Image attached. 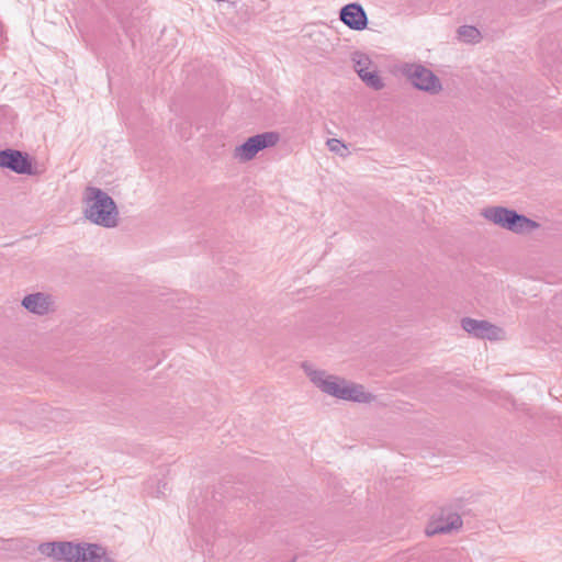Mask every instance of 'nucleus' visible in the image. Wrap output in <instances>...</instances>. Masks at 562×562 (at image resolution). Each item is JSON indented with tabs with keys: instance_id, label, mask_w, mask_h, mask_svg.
I'll return each instance as SVG.
<instances>
[{
	"instance_id": "2",
	"label": "nucleus",
	"mask_w": 562,
	"mask_h": 562,
	"mask_svg": "<svg viewBox=\"0 0 562 562\" xmlns=\"http://www.w3.org/2000/svg\"><path fill=\"white\" fill-rule=\"evenodd\" d=\"M83 215L91 223L113 228L119 224V210L114 200L97 187H87L83 193Z\"/></svg>"
},
{
	"instance_id": "13",
	"label": "nucleus",
	"mask_w": 562,
	"mask_h": 562,
	"mask_svg": "<svg viewBox=\"0 0 562 562\" xmlns=\"http://www.w3.org/2000/svg\"><path fill=\"white\" fill-rule=\"evenodd\" d=\"M78 562H113V560L101 546L81 544Z\"/></svg>"
},
{
	"instance_id": "4",
	"label": "nucleus",
	"mask_w": 562,
	"mask_h": 562,
	"mask_svg": "<svg viewBox=\"0 0 562 562\" xmlns=\"http://www.w3.org/2000/svg\"><path fill=\"white\" fill-rule=\"evenodd\" d=\"M398 71L404 76L414 88L427 92L431 95L438 94L442 90L440 79L422 64L403 63L398 66Z\"/></svg>"
},
{
	"instance_id": "5",
	"label": "nucleus",
	"mask_w": 562,
	"mask_h": 562,
	"mask_svg": "<svg viewBox=\"0 0 562 562\" xmlns=\"http://www.w3.org/2000/svg\"><path fill=\"white\" fill-rule=\"evenodd\" d=\"M280 140L277 132H265L249 137L245 143L234 149V158L240 162H246L256 157V155L268 147H272Z\"/></svg>"
},
{
	"instance_id": "8",
	"label": "nucleus",
	"mask_w": 562,
	"mask_h": 562,
	"mask_svg": "<svg viewBox=\"0 0 562 562\" xmlns=\"http://www.w3.org/2000/svg\"><path fill=\"white\" fill-rule=\"evenodd\" d=\"M352 61L356 72L368 87L374 90H381L384 88V82L379 76L376 67L367 55L362 53H355Z\"/></svg>"
},
{
	"instance_id": "12",
	"label": "nucleus",
	"mask_w": 562,
	"mask_h": 562,
	"mask_svg": "<svg viewBox=\"0 0 562 562\" xmlns=\"http://www.w3.org/2000/svg\"><path fill=\"white\" fill-rule=\"evenodd\" d=\"M340 20L351 30L361 31L367 27L368 18L358 3H349L340 10Z\"/></svg>"
},
{
	"instance_id": "9",
	"label": "nucleus",
	"mask_w": 562,
	"mask_h": 562,
	"mask_svg": "<svg viewBox=\"0 0 562 562\" xmlns=\"http://www.w3.org/2000/svg\"><path fill=\"white\" fill-rule=\"evenodd\" d=\"M0 167L19 175L35 173L29 155L11 148L0 150Z\"/></svg>"
},
{
	"instance_id": "14",
	"label": "nucleus",
	"mask_w": 562,
	"mask_h": 562,
	"mask_svg": "<svg viewBox=\"0 0 562 562\" xmlns=\"http://www.w3.org/2000/svg\"><path fill=\"white\" fill-rule=\"evenodd\" d=\"M459 37L467 43L477 42L480 38V32L476 27L470 25H463L458 30Z\"/></svg>"
},
{
	"instance_id": "1",
	"label": "nucleus",
	"mask_w": 562,
	"mask_h": 562,
	"mask_svg": "<svg viewBox=\"0 0 562 562\" xmlns=\"http://www.w3.org/2000/svg\"><path fill=\"white\" fill-rule=\"evenodd\" d=\"M302 369L316 387L333 397L357 403H369L373 400V395L366 392L360 384L328 374L324 370L314 369L307 362L302 363Z\"/></svg>"
},
{
	"instance_id": "3",
	"label": "nucleus",
	"mask_w": 562,
	"mask_h": 562,
	"mask_svg": "<svg viewBox=\"0 0 562 562\" xmlns=\"http://www.w3.org/2000/svg\"><path fill=\"white\" fill-rule=\"evenodd\" d=\"M481 215L494 225L515 234H527L540 227L536 221L505 206L485 207Z\"/></svg>"
},
{
	"instance_id": "11",
	"label": "nucleus",
	"mask_w": 562,
	"mask_h": 562,
	"mask_svg": "<svg viewBox=\"0 0 562 562\" xmlns=\"http://www.w3.org/2000/svg\"><path fill=\"white\" fill-rule=\"evenodd\" d=\"M21 305L32 314L45 316L56 310L55 299L46 292H36L23 297Z\"/></svg>"
},
{
	"instance_id": "15",
	"label": "nucleus",
	"mask_w": 562,
	"mask_h": 562,
	"mask_svg": "<svg viewBox=\"0 0 562 562\" xmlns=\"http://www.w3.org/2000/svg\"><path fill=\"white\" fill-rule=\"evenodd\" d=\"M326 145L330 151H333L341 157H346L348 155L347 146L341 140H339L337 138H329L326 142Z\"/></svg>"
},
{
	"instance_id": "6",
	"label": "nucleus",
	"mask_w": 562,
	"mask_h": 562,
	"mask_svg": "<svg viewBox=\"0 0 562 562\" xmlns=\"http://www.w3.org/2000/svg\"><path fill=\"white\" fill-rule=\"evenodd\" d=\"M461 327L470 336L477 339L503 340L505 330L487 321L464 317L461 319Z\"/></svg>"
},
{
	"instance_id": "10",
	"label": "nucleus",
	"mask_w": 562,
	"mask_h": 562,
	"mask_svg": "<svg viewBox=\"0 0 562 562\" xmlns=\"http://www.w3.org/2000/svg\"><path fill=\"white\" fill-rule=\"evenodd\" d=\"M463 526L461 516L451 510H442L438 519L432 520L426 528V535H448L459 531Z\"/></svg>"
},
{
	"instance_id": "7",
	"label": "nucleus",
	"mask_w": 562,
	"mask_h": 562,
	"mask_svg": "<svg viewBox=\"0 0 562 562\" xmlns=\"http://www.w3.org/2000/svg\"><path fill=\"white\" fill-rule=\"evenodd\" d=\"M81 544L72 542H45L41 543L38 551L56 561L78 562Z\"/></svg>"
}]
</instances>
